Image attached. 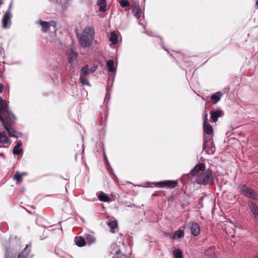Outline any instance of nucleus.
Wrapping results in <instances>:
<instances>
[{
	"mask_svg": "<svg viewBox=\"0 0 258 258\" xmlns=\"http://www.w3.org/2000/svg\"><path fill=\"white\" fill-rule=\"evenodd\" d=\"M21 174H22V176L23 175H27V172H23Z\"/></svg>",
	"mask_w": 258,
	"mask_h": 258,
	"instance_id": "obj_44",
	"label": "nucleus"
},
{
	"mask_svg": "<svg viewBox=\"0 0 258 258\" xmlns=\"http://www.w3.org/2000/svg\"><path fill=\"white\" fill-rule=\"evenodd\" d=\"M213 179L212 171L210 168H208L198 175L196 181L200 185H207L211 182Z\"/></svg>",
	"mask_w": 258,
	"mask_h": 258,
	"instance_id": "obj_2",
	"label": "nucleus"
},
{
	"mask_svg": "<svg viewBox=\"0 0 258 258\" xmlns=\"http://www.w3.org/2000/svg\"><path fill=\"white\" fill-rule=\"evenodd\" d=\"M80 80L81 81V83L83 85H88L90 86L89 82L87 79H86L84 76H80Z\"/></svg>",
	"mask_w": 258,
	"mask_h": 258,
	"instance_id": "obj_34",
	"label": "nucleus"
},
{
	"mask_svg": "<svg viewBox=\"0 0 258 258\" xmlns=\"http://www.w3.org/2000/svg\"><path fill=\"white\" fill-rule=\"evenodd\" d=\"M8 115L10 118H11L13 119V121H15L16 120L17 118L15 116V115L11 112H9L8 111H7Z\"/></svg>",
	"mask_w": 258,
	"mask_h": 258,
	"instance_id": "obj_36",
	"label": "nucleus"
},
{
	"mask_svg": "<svg viewBox=\"0 0 258 258\" xmlns=\"http://www.w3.org/2000/svg\"><path fill=\"white\" fill-rule=\"evenodd\" d=\"M187 226L192 235L197 236L200 234L201 228L198 223L195 221H190L187 225Z\"/></svg>",
	"mask_w": 258,
	"mask_h": 258,
	"instance_id": "obj_6",
	"label": "nucleus"
},
{
	"mask_svg": "<svg viewBox=\"0 0 258 258\" xmlns=\"http://www.w3.org/2000/svg\"><path fill=\"white\" fill-rule=\"evenodd\" d=\"M85 239L87 241V242L89 244H91L94 242L95 241V238L90 234H87L85 236Z\"/></svg>",
	"mask_w": 258,
	"mask_h": 258,
	"instance_id": "obj_30",
	"label": "nucleus"
},
{
	"mask_svg": "<svg viewBox=\"0 0 258 258\" xmlns=\"http://www.w3.org/2000/svg\"><path fill=\"white\" fill-rule=\"evenodd\" d=\"M132 11L136 18L139 20L141 16V10L138 4H135L132 7Z\"/></svg>",
	"mask_w": 258,
	"mask_h": 258,
	"instance_id": "obj_13",
	"label": "nucleus"
},
{
	"mask_svg": "<svg viewBox=\"0 0 258 258\" xmlns=\"http://www.w3.org/2000/svg\"><path fill=\"white\" fill-rule=\"evenodd\" d=\"M0 156L4 158H6V156L3 153H0Z\"/></svg>",
	"mask_w": 258,
	"mask_h": 258,
	"instance_id": "obj_40",
	"label": "nucleus"
},
{
	"mask_svg": "<svg viewBox=\"0 0 258 258\" xmlns=\"http://www.w3.org/2000/svg\"><path fill=\"white\" fill-rule=\"evenodd\" d=\"M154 186L158 187H164L166 188H173L178 184L176 180H164L158 182H153Z\"/></svg>",
	"mask_w": 258,
	"mask_h": 258,
	"instance_id": "obj_4",
	"label": "nucleus"
},
{
	"mask_svg": "<svg viewBox=\"0 0 258 258\" xmlns=\"http://www.w3.org/2000/svg\"><path fill=\"white\" fill-rule=\"evenodd\" d=\"M119 4L122 8H125L130 6L129 2L127 0H120Z\"/></svg>",
	"mask_w": 258,
	"mask_h": 258,
	"instance_id": "obj_35",
	"label": "nucleus"
},
{
	"mask_svg": "<svg viewBox=\"0 0 258 258\" xmlns=\"http://www.w3.org/2000/svg\"><path fill=\"white\" fill-rule=\"evenodd\" d=\"M22 145V144L20 142H18L17 144L15 146L13 150V153L14 155H20L22 153V150L20 149Z\"/></svg>",
	"mask_w": 258,
	"mask_h": 258,
	"instance_id": "obj_25",
	"label": "nucleus"
},
{
	"mask_svg": "<svg viewBox=\"0 0 258 258\" xmlns=\"http://www.w3.org/2000/svg\"><path fill=\"white\" fill-rule=\"evenodd\" d=\"M18 138H21L23 136V134L21 133H18Z\"/></svg>",
	"mask_w": 258,
	"mask_h": 258,
	"instance_id": "obj_42",
	"label": "nucleus"
},
{
	"mask_svg": "<svg viewBox=\"0 0 258 258\" xmlns=\"http://www.w3.org/2000/svg\"><path fill=\"white\" fill-rule=\"evenodd\" d=\"M107 225L110 228V231L111 232H114L115 231H117V222L116 220H110L107 223Z\"/></svg>",
	"mask_w": 258,
	"mask_h": 258,
	"instance_id": "obj_17",
	"label": "nucleus"
},
{
	"mask_svg": "<svg viewBox=\"0 0 258 258\" xmlns=\"http://www.w3.org/2000/svg\"><path fill=\"white\" fill-rule=\"evenodd\" d=\"M91 73V70H90L89 66L85 64L80 71V76H88Z\"/></svg>",
	"mask_w": 258,
	"mask_h": 258,
	"instance_id": "obj_15",
	"label": "nucleus"
},
{
	"mask_svg": "<svg viewBox=\"0 0 258 258\" xmlns=\"http://www.w3.org/2000/svg\"><path fill=\"white\" fill-rule=\"evenodd\" d=\"M92 39L90 37L85 34H82L79 39L80 45L83 47H89L92 43Z\"/></svg>",
	"mask_w": 258,
	"mask_h": 258,
	"instance_id": "obj_7",
	"label": "nucleus"
},
{
	"mask_svg": "<svg viewBox=\"0 0 258 258\" xmlns=\"http://www.w3.org/2000/svg\"><path fill=\"white\" fill-rule=\"evenodd\" d=\"M207 147L208 149L206 151L207 153L209 155L214 154L216 151V148L213 141H211L210 143L207 144Z\"/></svg>",
	"mask_w": 258,
	"mask_h": 258,
	"instance_id": "obj_14",
	"label": "nucleus"
},
{
	"mask_svg": "<svg viewBox=\"0 0 258 258\" xmlns=\"http://www.w3.org/2000/svg\"><path fill=\"white\" fill-rule=\"evenodd\" d=\"M109 40L113 44H116L117 43L118 37L115 32H111Z\"/></svg>",
	"mask_w": 258,
	"mask_h": 258,
	"instance_id": "obj_27",
	"label": "nucleus"
},
{
	"mask_svg": "<svg viewBox=\"0 0 258 258\" xmlns=\"http://www.w3.org/2000/svg\"><path fill=\"white\" fill-rule=\"evenodd\" d=\"M238 188L239 192L243 196L253 200H258V193L253 189L250 188L245 184L239 185Z\"/></svg>",
	"mask_w": 258,
	"mask_h": 258,
	"instance_id": "obj_3",
	"label": "nucleus"
},
{
	"mask_svg": "<svg viewBox=\"0 0 258 258\" xmlns=\"http://www.w3.org/2000/svg\"><path fill=\"white\" fill-rule=\"evenodd\" d=\"M210 135H204V143L203 145V149L206 150L207 148V145L210 143L211 141H213L211 138L210 137Z\"/></svg>",
	"mask_w": 258,
	"mask_h": 258,
	"instance_id": "obj_26",
	"label": "nucleus"
},
{
	"mask_svg": "<svg viewBox=\"0 0 258 258\" xmlns=\"http://www.w3.org/2000/svg\"><path fill=\"white\" fill-rule=\"evenodd\" d=\"M163 235L164 237L168 238L170 239H173L175 237L176 233L170 232H163Z\"/></svg>",
	"mask_w": 258,
	"mask_h": 258,
	"instance_id": "obj_31",
	"label": "nucleus"
},
{
	"mask_svg": "<svg viewBox=\"0 0 258 258\" xmlns=\"http://www.w3.org/2000/svg\"><path fill=\"white\" fill-rule=\"evenodd\" d=\"M205 170V165L204 163L198 164L190 170V173L192 176H196L199 171Z\"/></svg>",
	"mask_w": 258,
	"mask_h": 258,
	"instance_id": "obj_10",
	"label": "nucleus"
},
{
	"mask_svg": "<svg viewBox=\"0 0 258 258\" xmlns=\"http://www.w3.org/2000/svg\"><path fill=\"white\" fill-rule=\"evenodd\" d=\"M95 69H96V68L94 67H93L90 69V70H91V73L94 72L95 70Z\"/></svg>",
	"mask_w": 258,
	"mask_h": 258,
	"instance_id": "obj_41",
	"label": "nucleus"
},
{
	"mask_svg": "<svg viewBox=\"0 0 258 258\" xmlns=\"http://www.w3.org/2000/svg\"><path fill=\"white\" fill-rule=\"evenodd\" d=\"M173 254L175 258H183L182 252L179 249L173 250Z\"/></svg>",
	"mask_w": 258,
	"mask_h": 258,
	"instance_id": "obj_29",
	"label": "nucleus"
},
{
	"mask_svg": "<svg viewBox=\"0 0 258 258\" xmlns=\"http://www.w3.org/2000/svg\"><path fill=\"white\" fill-rule=\"evenodd\" d=\"M203 130L205 134L210 135L213 133V128L210 123H203Z\"/></svg>",
	"mask_w": 258,
	"mask_h": 258,
	"instance_id": "obj_21",
	"label": "nucleus"
},
{
	"mask_svg": "<svg viewBox=\"0 0 258 258\" xmlns=\"http://www.w3.org/2000/svg\"><path fill=\"white\" fill-rule=\"evenodd\" d=\"M13 178L17 181L21 182L22 180V175L19 173L18 171H17L14 174Z\"/></svg>",
	"mask_w": 258,
	"mask_h": 258,
	"instance_id": "obj_32",
	"label": "nucleus"
},
{
	"mask_svg": "<svg viewBox=\"0 0 258 258\" xmlns=\"http://www.w3.org/2000/svg\"><path fill=\"white\" fill-rule=\"evenodd\" d=\"M83 34H85L87 35H88L89 37L93 39V37L94 35V29L93 27H88L85 28V30L83 31Z\"/></svg>",
	"mask_w": 258,
	"mask_h": 258,
	"instance_id": "obj_20",
	"label": "nucleus"
},
{
	"mask_svg": "<svg viewBox=\"0 0 258 258\" xmlns=\"http://www.w3.org/2000/svg\"><path fill=\"white\" fill-rule=\"evenodd\" d=\"M182 227L178 230L176 231L174 233H176V235H177L178 238H181L184 236V232L183 229H181Z\"/></svg>",
	"mask_w": 258,
	"mask_h": 258,
	"instance_id": "obj_33",
	"label": "nucleus"
},
{
	"mask_svg": "<svg viewBox=\"0 0 258 258\" xmlns=\"http://www.w3.org/2000/svg\"><path fill=\"white\" fill-rule=\"evenodd\" d=\"M223 112L222 110L217 109L216 110H213L211 112V118L214 122L217 121L219 117L222 116Z\"/></svg>",
	"mask_w": 258,
	"mask_h": 258,
	"instance_id": "obj_12",
	"label": "nucleus"
},
{
	"mask_svg": "<svg viewBox=\"0 0 258 258\" xmlns=\"http://www.w3.org/2000/svg\"><path fill=\"white\" fill-rule=\"evenodd\" d=\"M247 205L252 213L254 220L258 222V206L255 203L252 201L247 202Z\"/></svg>",
	"mask_w": 258,
	"mask_h": 258,
	"instance_id": "obj_8",
	"label": "nucleus"
},
{
	"mask_svg": "<svg viewBox=\"0 0 258 258\" xmlns=\"http://www.w3.org/2000/svg\"><path fill=\"white\" fill-rule=\"evenodd\" d=\"M106 67L108 72L113 73L116 71L114 67V62L112 59H110L107 62Z\"/></svg>",
	"mask_w": 258,
	"mask_h": 258,
	"instance_id": "obj_19",
	"label": "nucleus"
},
{
	"mask_svg": "<svg viewBox=\"0 0 258 258\" xmlns=\"http://www.w3.org/2000/svg\"><path fill=\"white\" fill-rule=\"evenodd\" d=\"M13 4V0H11V2L9 6L8 11L6 12L2 19V24L3 28H7L8 25L10 23L12 15L11 13V9L12 8Z\"/></svg>",
	"mask_w": 258,
	"mask_h": 258,
	"instance_id": "obj_5",
	"label": "nucleus"
},
{
	"mask_svg": "<svg viewBox=\"0 0 258 258\" xmlns=\"http://www.w3.org/2000/svg\"><path fill=\"white\" fill-rule=\"evenodd\" d=\"M104 162H105V164L106 166V168L107 169V170H108V171L110 173H113V169L112 168H111L109 163V161L107 158V157H106V154L105 153V152L104 151Z\"/></svg>",
	"mask_w": 258,
	"mask_h": 258,
	"instance_id": "obj_28",
	"label": "nucleus"
},
{
	"mask_svg": "<svg viewBox=\"0 0 258 258\" xmlns=\"http://www.w3.org/2000/svg\"><path fill=\"white\" fill-rule=\"evenodd\" d=\"M8 106V105L7 104H6V105L4 104V101L2 97L0 96V121L2 122L3 125L8 133L10 137L18 138V132L12 128L9 124L6 123V121L4 120L2 116V112L6 110Z\"/></svg>",
	"mask_w": 258,
	"mask_h": 258,
	"instance_id": "obj_1",
	"label": "nucleus"
},
{
	"mask_svg": "<svg viewBox=\"0 0 258 258\" xmlns=\"http://www.w3.org/2000/svg\"><path fill=\"white\" fill-rule=\"evenodd\" d=\"M4 90V86L3 84H0V92H3Z\"/></svg>",
	"mask_w": 258,
	"mask_h": 258,
	"instance_id": "obj_39",
	"label": "nucleus"
},
{
	"mask_svg": "<svg viewBox=\"0 0 258 258\" xmlns=\"http://www.w3.org/2000/svg\"><path fill=\"white\" fill-rule=\"evenodd\" d=\"M222 94L220 92H218L215 94L212 95L210 98L212 100L213 104H216L221 99Z\"/></svg>",
	"mask_w": 258,
	"mask_h": 258,
	"instance_id": "obj_18",
	"label": "nucleus"
},
{
	"mask_svg": "<svg viewBox=\"0 0 258 258\" xmlns=\"http://www.w3.org/2000/svg\"><path fill=\"white\" fill-rule=\"evenodd\" d=\"M163 49H164L165 50L167 51L169 53V51H168V50H167V49H166V48H165L163 46Z\"/></svg>",
	"mask_w": 258,
	"mask_h": 258,
	"instance_id": "obj_45",
	"label": "nucleus"
},
{
	"mask_svg": "<svg viewBox=\"0 0 258 258\" xmlns=\"http://www.w3.org/2000/svg\"><path fill=\"white\" fill-rule=\"evenodd\" d=\"M10 141V140L6 136L5 131L0 132V143H9Z\"/></svg>",
	"mask_w": 258,
	"mask_h": 258,
	"instance_id": "obj_24",
	"label": "nucleus"
},
{
	"mask_svg": "<svg viewBox=\"0 0 258 258\" xmlns=\"http://www.w3.org/2000/svg\"><path fill=\"white\" fill-rule=\"evenodd\" d=\"M110 94L109 93V90H107L105 99V100H106V99H108L109 100L110 99Z\"/></svg>",
	"mask_w": 258,
	"mask_h": 258,
	"instance_id": "obj_38",
	"label": "nucleus"
},
{
	"mask_svg": "<svg viewBox=\"0 0 258 258\" xmlns=\"http://www.w3.org/2000/svg\"><path fill=\"white\" fill-rule=\"evenodd\" d=\"M4 0H0V7L4 4Z\"/></svg>",
	"mask_w": 258,
	"mask_h": 258,
	"instance_id": "obj_43",
	"label": "nucleus"
},
{
	"mask_svg": "<svg viewBox=\"0 0 258 258\" xmlns=\"http://www.w3.org/2000/svg\"><path fill=\"white\" fill-rule=\"evenodd\" d=\"M75 242L76 244L79 247L84 246L86 244L85 238L81 236L76 237L75 238Z\"/></svg>",
	"mask_w": 258,
	"mask_h": 258,
	"instance_id": "obj_16",
	"label": "nucleus"
},
{
	"mask_svg": "<svg viewBox=\"0 0 258 258\" xmlns=\"http://www.w3.org/2000/svg\"><path fill=\"white\" fill-rule=\"evenodd\" d=\"M98 198L100 201L107 202L110 201V198L107 196V194L102 191H100L98 195Z\"/></svg>",
	"mask_w": 258,
	"mask_h": 258,
	"instance_id": "obj_22",
	"label": "nucleus"
},
{
	"mask_svg": "<svg viewBox=\"0 0 258 258\" xmlns=\"http://www.w3.org/2000/svg\"><path fill=\"white\" fill-rule=\"evenodd\" d=\"M207 120H208V113L207 112H206L205 116H204V123H206V124L208 123L207 122Z\"/></svg>",
	"mask_w": 258,
	"mask_h": 258,
	"instance_id": "obj_37",
	"label": "nucleus"
},
{
	"mask_svg": "<svg viewBox=\"0 0 258 258\" xmlns=\"http://www.w3.org/2000/svg\"><path fill=\"white\" fill-rule=\"evenodd\" d=\"M40 24L43 31L45 32L47 31L50 27H52L54 28L56 26L55 22L53 21L50 22L41 21Z\"/></svg>",
	"mask_w": 258,
	"mask_h": 258,
	"instance_id": "obj_11",
	"label": "nucleus"
},
{
	"mask_svg": "<svg viewBox=\"0 0 258 258\" xmlns=\"http://www.w3.org/2000/svg\"><path fill=\"white\" fill-rule=\"evenodd\" d=\"M78 54L73 48L67 54L68 61L72 65H73L75 61H76Z\"/></svg>",
	"mask_w": 258,
	"mask_h": 258,
	"instance_id": "obj_9",
	"label": "nucleus"
},
{
	"mask_svg": "<svg viewBox=\"0 0 258 258\" xmlns=\"http://www.w3.org/2000/svg\"><path fill=\"white\" fill-rule=\"evenodd\" d=\"M82 222H84V221L83 219H82Z\"/></svg>",
	"mask_w": 258,
	"mask_h": 258,
	"instance_id": "obj_46",
	"label": "nucleus"
},
{
	"mask_svg": "<svg viewBox=\"0 0 258 258\" xmlns=\"http://www.w3.org/2000/svg\"><path fill=\"white\" fill-rule=\"evenodd\" d=\"M97 5L99 6V11L102 12H105L106 11V0H98Z\"/></svg>",
	"mask_w": 258,
	"mask_h": 258,
	"instance_id": "obj_23",
	"label": "nucleus"
}]
</instances>
